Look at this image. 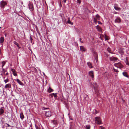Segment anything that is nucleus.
Segmentation results:
<instances>
[{
    "label": "nucleus",
    "instance_id": "7ed1b4c3",
    "mask_svg": "<svg viewBox=\"0 0 129 129\" xmlns=\"http://www.w3.org/2000/svg\"><path fill=\"white\" fill-rule=\"evenodd\" d=\"M95 122L98 124H101V118L100 117H97L95 118Z\"/></svg>",
    "mask_w": 129,
    "mask_h": 129
},
{
    "label": "nucleus",
    "instance_id": "20e7f679",
    "mask_svg": "<svg viewBox=\"0 0 129 129\" xmlns=\"http://www.w3.org/2000/svg\"><path fill=\"white\" fill-rule=\"evenodd\" d=\"M1 7H4L5 5H6L7 3L4 1H3L1 2Z\"/></svg>",
    "mask_w": 129,
    "mask_h": 129
},
{
    "label": "nucleus",
    "instance_id": "cd10ccee",
    "mask_svg": "<svg viewBox=\"0 0 129 129\" xmlns=\"http://www.w3.org/2000/svg\"><path fill=\"white\" fill-rule=\"evenodd\" d=\"M96 17L99 20H100V16L98 14H97L96 15Z\"/></svg>",
    "mask_w": 129,
    "mask_h": 129
},
{
    "label": "nucleus",
    "instance_id": "423d86ee",
    "mask_svg": "<svg viewBox=\"0 0 129 129\" xmlns=\"http://www.w3.org/2000/svg\"><path fill=\"white\" fill-rule=\"evenodd\" d=\"M28 6L29 9L31 11H33L34 10V8L33 4L31 3H30L28 4Z\"/></svg>",
    "mask_w": 129,
    "mask_h": 129
},
{
    "label": "nucleus",
    "instance_id": "0eeeda50",
    "mask_svg": "<svg viewBox=\"0 0 129 129\" xmlns=\"http://www.w3.org/2000/svg\"><path fill=\"white\" fill-rule=\"evenodd\" d=\"M89 74L92 78H94V72L93 71H90L89 72Z\"/></svg>",
    "mask_w": 129,
    "mask_h": 129
},
{
    "label": "nucleus",
    "instance_id": "2eb2a0df",
    "mask_svg": "<svg viewBox=\"0 0 129 129\" xmlns=\"http://www.w3.org/2000/svg\"><path fill=\"white\" fill-rule=\"evenodd\" d=\"M87 64L88 66H89L90 68H92L93 67L92 66V63L90 62H87Z\"/></svg>",
    "mask_w": 129,
    "mask_h": 129
},
{
    "label": "nucleus",
    "instance_id": "ea45409f",
    "mask_svg": "<svg viewBox=\"0 0 129 129\" xmlns=\"http://www.w3.org/2000/svg\"><path fill=\"white\" fill-rule=\"evenodd\" d=\"M67 0H63L62 2H63L64 3H65L66 2V1Z\"/></svg>",
    "mask_w": 129,
    "mask_h": 129
},
{
    "label": "nucleus",
    "instance_id": "37998d69",
    "mask_svg": "<svg viewBox=\"0 0 129 129\" xmlns=\"http://www.w3.org/2000/svg\"><path fill=\"white\" fill-rule=\"evenodd\" d=\"M6 124H7V125L8 127H10L11 126L8 124L6 123Z\"/></svg>",
    "mask_w": 129,
    "mask_h": 129
},
{
    "label": "nucleus",
    "instance_id": "9b49d317",
    "mask_svg": "<svg viewBox=\"0 0 129 129\" xmlns=\"http://www.w3.org/2000/svg\"><path fill=\"white\" fill-rule=\"evenodd\" d=\"M80 48L81 51L85 52L86 51V49L83 46H80Z\"/></svg>",
    "mask_w": 129,
    "mask_h": 129
},
{
    "label": "nucleus",
    "instance_id": "b1692460",
    "mask_svg": "<svg viewBox=\"0 0 129 129\" xmlns=\"http://www.w3.org/2000/svg\"><path fill=\"white\" fill-rule=\"evenodd\" d=\"M84 99L85 100H88V99H87V98H86L85 96L87 97V98H88V96L86 94H85L84 95Z\"/></svg>",
    "mask_w": 129,
    "mask_h": 129
},
{
    "label": "nucleus",
    "instance_id": "6ab92c4d",
    "mask_svg": "<svg viewBox=\"0 0 129 129\" xmlns=\"http://www.w3.org/2000/svg\"><path fill=\"white\" fill-rule=\"evenodd\" d=\"M68 20L67 22L69 24H71V25H73V22H71L70 20V18H68Z\"/></svg>",
    "mask_w": 129,
    "mask_h": 129
},
{
    "label": "nucleus",
    "instance_id": "f03ea898",
    "mask_svg": "<svg viewBox=\"0 0 129 129\" xmlns=\"http://www.w3.org/2000/svg\"><path fill=\"white\" fill-rule=\"evenodd\" d=\"M114 66L120 69H121L123 67V66L120 62L114 63Z\"/></svg>",
    "mask_w": 129,
    "mask_h": 129
},
{
    "label": "nucleus",
    "instance_id": "bb28decb",
    "mask_svg": "<svg viewBox=\"0 0 129 129\" xmlns=\"http://www.w3.org/2000/svg\"><path fill=\"white\" fill-rule=\"evenodd\" d=\"M94 56H95L96 57H95V59L96 61L97 60L98 58L97 54L96 53H95L94 54Z\"/></svg>",
    "mask_w": 129,
    "mask_h": 129
},
{
    "label": "nucleus",
    "instance_id": "6e6552de",
    "mask_svg": "<svg viewBox=\"0 0 129 129\" xmlns=\"http://www.w3.org/2000/svg\"><path fill=\"white\" fill-rule=\"evenodd\" d=\"M121 19L120 18L118 17L115 20V22L116 23H119L121 22Z\"/></svg>",
    "mask_w": 129,
    "mask_h": 129
},
{
    "label": "nucleus",
    "instance_id": "f704fd0d",
    "mask_svg": "<svg viewBox=\"0 0 129 129\" xmlns=\"http://www.w3.org/2000/svg\"><path fill=\"white\" fill-rule=\"evenodd\" d=\"M2 70H3V74H5V72L6 71L3 68L2 69Z\"/></svg>",
    "mask_w": 129,
    "mask_h": 129
},
{
    "label": "nucleus",
    "instance_id": "a18cd8bd",
    "mask_svg": "<svg viewBox=\"0 0 129 129\" xmlns=\"http://www.w3.org/2000/svg\"><path fill=\"white\" fill-rule=\"evenodd\" d=\"M30 39L31 41L32 42L33 40L32 38L31 37H30Z\"/></svg>",
    "mask_w": 129,
    "mask_h": 129
},
{
    "label": "nucleus",
    "instance_id": "f257e3e1",
    "mask_svg": "<svg viewBox=\"0 0 129 129\" xmlns=\"http://www.w3.org/2000/svg\"><path fill=\"white\" fill-rule=\"evenodd\" d=\"M93 84L92 88L94 90L95 93L98 95L99 94L98 86L97 85V83L96 82L93 83Z\"/></svg>",
    "mask_w": 129,
    "mask_h": 129
},
{
    "label": "nucleus",
    "instance_id": "79ce46f5",
    "mask_svg": "<svg viewBox=\"0 0 129 129\" xmlns=\"http://www.w3.org/2000/svg\"><path fill=\"white\" fill-rule=\"evenodd\" d=\"M125 63L127 65H128L129 64V63L127 61H126Z\"/></svg>",
    "mask_w": 129,
    "mask_h": 129
},
{
    "label": "nucleus",
    "instance_id": "412c9836",
    "mask_svg": "<svg viewBox=\"0 0 129 129\" xmlns=\"http://www.w3.org/2000/svg\"><path fill=\"white\" fill-rule=\"evenodd\" d=\"M4 41V38L3 37H2L0 38V43H3Z\"/></svg>",
    "mask_w": 129,
    "mask_h": 129
},
{
    "label": "nucleus",
    "instance_id": "8fccbe9b",
    "mask_svg": "<svg viewBox=\"0 0 129 129\" xmlns=\"http://www.w3.org/2000/svg\"><path fill=\"white\" fill-rule=\"evenodd\" d=\"M105 128L104 127H102L101 129H104Z\"/></svg>",
    "mask_w": 129,
    "mask_h": 129
},
{
    "label": "nucleus",
    "instance_id": "2f4dec72",
    "mask_svg": "<svg viewBox=\"0 0 129 129\" xmlns=\"http://www.w3.org/2000/svg\"><path fill=\"white\" fill-rule=\"evenodd\" d=\"M70 129H74V126H72V125H70Z\"/></svg>",
    "mask_w": 129,
    "mask_h": 129
},
{
    "label": "nucleus",
    "instance_id": "aec40b11",
    "mask_svg": "<svg viewBox=\"0 0 129 129\" xmlns=\"http://www.w3.org/2000/svg\"><path fill=\"white\" fill-rule=\"evenodd\" d=\"M47 91L49 93L52 92L53 91V90L51 89L50 87L47 90Z\"/></svg>",
    "mask_w": 129,
    "mask_h": 129
},
{
    "label": "nucleus",
    "instance_id": "49530a36",
    "mask_svg": "<svg viewBox=\"0 0 129 129\" xmlns=\"http://www.w3.org/2000/svg\"><path fill=\"white\" fill-rule=\"evenodd\" d=\"M5 75H8V73H7Z\"/></svg>",
    "mask_w": 129,
    "mask_h": 129
},
{
    "label": "nucleus",
    "instance_id": "9d476101",
    "mask_svg": "<svg viewBox=\"0 0 129 129\" xmlns=\"http://www.w3.org/2000/svg\"><path fill=\"white\" fill-rule=\"evenodd\" d=\"M11 71L12 72L14 76H17V75L16 72L14 69H11Z\"/></svg>",
    "mask_w": 129,
    "mask_h": 129
},
{
    "label": "nucleus",
    "instance_id": "a878e982",
    "mask_svg": "<svg viewBox=\"0 0 129 129\" xmlns=\"http://www.w3.org/2000/svg\"><path fill=\"white\" fill-rule=\"evenodd\" d=\"M114 8L115 10H120V8L116 6H115L114 7Z\"/></svg>",
    "mask_w": 129,
    "mask_h": 129
},
{
    "label": "nucleus",
    "instance_id": "ddd939ff",
    "mask_svg": "<svg viewBox=\"0 0 129 129\" xmlns=\"http://www.w3.org/2000/svg\"><path fill=\"white\" fill-rule=\"evenodd\" d=\"M5 88H11V84H6L5 87Z\"/></svg>",
    "mask_w": 129,
    "mask_h": 129
},
{
    "label": "nucleus",
    "instance_id": "3c124183",
    "mask_svg": "<svg viewBox=\"0 0 129 129\" xmlns=\"http://www.w3.org/2000/svg\"><path fill=\"white\" fill-rule=\"evenodd\" d=\"M5 77H4V79H5Z\"/></svg>",
    "mask_w": 129,
    "mask_h": 129
},
{
    "label": "nucleus",
    "instance_id": "603ef678",
    "mask_svg": "<svg viewBox=\"0 0 129 129\" xmlns=\"http://www.w3.org/2000/svg\"><path fill=\"white\" fill-rule=\"evenodd\" d=\"M71 120H72V118H71Z\"/></svg>",
    "mask_w": 129,
    "mask_h": 129
},
{
    "label": "nucleus",
    "instance_id": "393cba45",
    "mask_svg": "<svg viewBox=\"0 0 129 129\" xmlns=\"http://www.w3.org/2000/svg\"><path fill=\"white\" fill-rule=\"evenodd\" d=\"M107 51L110 53H111V50L109 47H108L107 49Z\"/></svg>",
    "mask_w": 129,
    "mask_h": 129
},
{
    "label": "nucleus",
    "instance_id": "7c9ffc66",
    "mask_svg": "<svg viewBox=\"0 0 129 129\" xmlns=\"http://www.w3.org/2000/svg\"><path fill=\"white\" fill-rule=\"evenodd\" d=\"M94 22L95 23H97V20L96 19V18H94Z\"/></svg>",
    "mask_w": 129,
    "mask_h": 129
},
{
    "label": "nucleus",
    "instance_id": "f3484780",
    "mask_svg": "<svg viewBox=\"0 0 129 129\" xmlns=\"http://www.w3.org/2000/svg\"><path fill=\"white\" fill-rule=\"evenodd\" d=\"M123 48H120V49L119 50V52L120 54H123L124 53V51L123 50Z\"/></svg>",
    "mask_w": 129,
    "mask_h": 129
},
{
    "label": "nucleus",
    "instance_id": "de8ad7c7",
    "mask_svg": "<svg viewBox=\"0 0 129 129\" xmlns=\"http://www.w3.org/2000/svg\"><path fill=\"white\" fill-rule=\"evenodd\" d=\"M44 108V109H49V108Z\"/></svg>",
    "mask_w": 129,
    "mask_h": 129
},
{
    "label": "nucleus",
    "instance_id": "c85d7f7f",
    "mask_svg": "<svg viewBox=\"0 0 129 129\" xmlns=\"http://www.w3.org/2000/svg\"><path fill=\"white\" fill-rule=\"evenodd\" d=\"M6 63V62L4 61H3L2 62V68H3V67L4 66L5 64Z\"/></svg>",
    "mask_w": 129,
    "mask_h": 129
},
{
    "label": "nucleus",
    "instance_id": "c03bdc74",
    "mask_svg": "<svg viewBox=\"0 0 129 129\" xmlns=\"http://www.w3.org/2000/svg\"><path fill=\"white\" fill-rule=\"evenodd\" d=\"M98 23L99 24H102V23L101 22H100V21H98Z\"/></svg>",
    "mask_w": 129,
    "mask_h": 129
},
{
    "label": "nucleus",
    "instance_id": "c756f323",
    "mask_svg": "<svg viewBox=\"0 0 129 129\" xmlns=\"http://www.w3.org/2000/svg\"><path fill=\"white\" fill-rule=\"evenodd\" d=\"M9 81V80L8 78H7V79L5 80H4V81L5 82V83H6L7 82H8Z\"/></svg>",
    "mask_w": 129,
    "mask_h": 129
},
{
    "label": "nucleus",
    "instance_id": "39448f33",
    "mask_svg": "<svg viewBox=\"0 0 129 129\" xmlns=\"http://www.w3.org/2000/svg\"><path fill=\"white\" fill-rule=\"evenodd\" d=\"M45 115L48 117L51 116V112L50 111H46L45 113Z\"/></svg>",
    "mask_w": 129,
    "mask_h": 129
},
{
    "label": "nucleus",
    "instance_id": "e433bc0d",
    "mask_svg": "<svg viewBox=\"0 0 129 129\" xmlns=\"http://www.w3.org/2000/svg\"><path fill=\"white\" fill-rule=\"evenodd\" d=\"M54 98H56L57 97V93H54Z\"/></svg>",
    "mask_w": 129,
    "mask_h": 129
},
{
    "label": "nucleus",
    "instance_id": "c9c22d12",
    "mask_svg": "<svg viewBox=\"0 0 129 129\" xmlns=\"http://www.w3.org/2000/svg\"><path fill=\"white\" fill-rule=\"evenodd\" d=\"M54 93H51L50 94V95L51 96V97H53L54 96Z\"/></svg>",
    "mask_w": 129,
    "mask_h": 129
},
{
    "label": "nucleus",
    "instance_id": "4be33fe9",
    "mask_svg": "<svg viewBox=\"0 0 129 129\" xmlns=\"http://www.w3.org/2000/svg\"><path fill=\"white\" fill-rule=\"evenodd\" d=\"M4 112V110L2 108H1L0 109V115H2Z\"/></svg>",
    "mask_w": 129,
    "mask_h": 129
},
{
    "label": "nucleus",
    "instance_id": "58836bf2",
    "mask_svg": "<svg viewBox=\"0 0 129 129\" xmlns=\"http://www.w3.org/2000/svg\"><path fill=\"white\" fill-rule=\"evenodd\" d=\"M35 126L36 129H40L39 127L37 126L36 125H35Z\"/></svg>",
    "mask_w": 129,
    "mask_h": 129
},
{
    "label": "nucleus",
    "instance_id": "a19ab883",
    "mask_svg": "<svg viewBox=\"0 0 129 129\" xmlns=\"http://www.w3.org/2000/svg\"><path fill=\"white\" fill-rule=\"evenodd\" d=\"M81 38H80L79 39V40H80V42L81 43H83V42L81 41Z\"/></svg>",
    "mask_w": 129,
    "mask_h": 129
},
{
    "label": "nucleus",
    "instance_id": "a211bd4d",
    "mask_svg": "<svg viewBox=\"0 0 129 129\" xmlns=\"http://www.w3.org/2000/svg\"><path fill=\"white\" fill-rule=\"evenodd\" d=\"M122 74L123 75V76L128 78V76L127 74V73L125 72H123L122 73Z\"/></svg>",
    "mask_w": 129,
    "mask_h": 129
},
{
    "label": "nucleus",
    "instance_id": "f8f14e48",
    "mask_svg": "<svg viewBox=\"0 0 129 129\" xmlns=\"http://www.w3.org/2000/svg\"><path fill=\"white\" fill-rule=\"evenodd\" d=\"M17 82L20 85L23 86L24 85L23 83H22L19 79H17L16 80Z\"/></svg>",
    "mask_w": 129,
    "mask_h": 129
},
{
    "label": "nucleus",
    "instance_id": "1a4fd4ad",
    "mask_svg": "<svg viewBox=\"0 0 129 129\" xmlns=\"http://www.w3.org/2000/svg\"><path fill=\"white\" fill-rule=\"evenodd\" d=\"M109 59L111 61H114L117 60L118 58L116 57H112L109 58Z\"/></svg>",
    "mask_w": 129,
    "mask_h": 129
},
{
    "label": "nucleus",
    "instance_id": "72a5a7b5",
    "mask_svg": "<svg viewBox=\"0 0 129 129\" xmlns=\"http://www.w3.org/2000/svg\"><path fill=\"white\" fill-rule=\"evenodd\" d=\"M90 126L89 125L88 126H86V129H90Z\"/></svg>",
    "mask_w": 129,
    "mask_h": 129
},
{
    "label": "nucleus",
    "instance_id": "dca6fc26",
    "mask_svg": "<svg viewBox=\"0 0 129 129\" xmlns=\"http://www.w3.org/2000/svg\"><path fill=\"white\" fill-rule=\"evenodd\" d=\"M20 117L21 119L23 120L24 118V116L23 113L21 112L20 114Z\"/></svg>",
    "mask_w": 129,
    "mask_h": 129
},
{
    "label": "nucleus",
    "instance_id": "4468645a",
    "mask_svg": "<svg viewBox=\"0 0 129 129\" xmlns=\"http://www.w3.org/2000/svg\"><path fill=\"white\" fill-rule=\"evenodd\" d=\"M96 28L98 31L100 32L102 31L101 28L99 25H97Z\"/></svg>",
    "mask_w": 129,
    "mask_h": 129
},
{
    "label": "nucleus",
    "instance_id": "4c0bfd02",
    "mask_svg": "<svg viewBox=\"0 0 129 129\" xmlns=\"http://www.w3.org/2000/svg\"><path fill=\"white\" fill-rule=\"evenodd\" d=\"M77 2L79 4L81 3V1L80 0H77Z\"/></svg>",
    "mask_w": 129,
    "mask_h": 129
},
{
    "label": "nucleus",
    "instance_id": "473e14b6",
    "mask_svg": "<svg viewBox=\"0 0 129 129\" xmlns=\"http://www.w3.org/2000/svg\"><path fill=\"white\" fill-rule=\"evenodd\" d=\"M113 70L114 72H119L118 71L117 69H115L114 68H113Z\"/></svg>",
    "mask_w": 129,
    "mask_h": 129
},
{
    "label": "nucleus",
    "instance_id": "09e8293b",
    "mask_svg": "<svg viewBox=\"0 0 129 129\" xmlns=\"http://www.w3.org/2000/svg\"><path fill=\"white\" fill-rule=\"evenodd\" d=\"M105 40H108V39L106 38V36H105Z\"/></svg>",
    "mask_w": 129,
    "mask_h": 129
},
{
    "label": "nucleus",
    "instance_id": "5701e85b",
    "mask_svg": "<svg viewBox=\"0 0 129 129\" xmlns=\"http://www.w3.org/2000/svg\"><path fill=\"white\" fill-rule=\"evenodd\" d=\"M13 43L16 45H17V47L19 49L20 48V47H19V44L15 41H14L13 42Z\"/></svg>",
    "mask_w": 129,
    "mask_h": 129
}]
</instances>
